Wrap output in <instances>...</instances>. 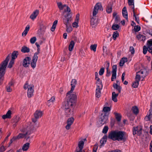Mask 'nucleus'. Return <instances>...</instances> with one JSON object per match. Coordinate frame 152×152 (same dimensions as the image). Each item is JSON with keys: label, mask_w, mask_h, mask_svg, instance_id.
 Instances as JSON below:
<instances>
[{"label": "nucleus", "mask_w": 152, "mask_h": 152, "mask_svg": "<svg viewBox=\"0 0 152 152\" xmlns=\"http://www.w3.org/2000/svg\"><path fill=\"white\" fill-rule=\"evenodd\" d=\"M55 100V97L54 96L52 97L48 101V102L49 103L52 102Z\"/></svg>", "instance_id": "58"}, {"label": "nucleus", "mask_w": 152, "mask_h": 152, "mask_svg": "<svg viewBox=\"0 0 152 152\" xmlns=\"http://www.w3.org/2000/svg\"><path fill=\"white\" fill-rule=\"evenodd\" d=\"M58 7L60 10L64 9V11L62 14V18L63 22L66 26V31L68 32H70L72 31V28L69 26V23L71 20L72 14L70 8L66 5H63L61 2L57 3Z\"/></svg>", "instance_id": "1"}, {"label": "nucleus", "mask_w": 152, "mask_h": 152, "mask_svg": "<svg viewBox=\"0 0 152 152\" xmlns=\"http://www.w3.org/2000/svg\"><path fill=\"white\" fill-rule=\"evenodd\" d=\"M6 150L5 147L3 145L0 147V152H4Z\"/></svg>", "instance_id": "52"}, {"label": "nucleus", "mask_w": 152, "mask_h": 152, "mask_svg": "<svg viewBox=\"0 0 152 152\" xmlns=\"http://www.w3.org/2000/svg\"><path fill=\"white\" fill-rule=\"evenodd\" d=\"M119 28V26L118 24H113L112 26V29L115 30H118Z\"/></svg>", "instance_id": "39"}, {"label": "nucleus", "mask_w": 152, "mask_h": 152, "mask_svg": "<svg viewBox=\"0 0 152 152\" xmlns=\"http://www.w3.org/2000/svg\"><path fill=\"white\" fill-rule=\"evenodd\" d=\"M104 68H102L100 69L99 72V74L100 75H102L104 74Z\"/></svg>", "instance_id": "51"}, {"label": "nucleus", "mask_w": 152, "mask_h": 152, "mask_svg": "<svg viewBox=\"0 0 152 152\" xmlns=\"http://www.w3.org/2000/svg\"><path fill=\"white\" fill-rule=\"evenodd\" d=\"M18 54V51H13L11 55V59L15 60V59L17 58Z\"/></svg>", "instance_id": "23"}, {"label": "nucleus", "mask_w": 152, "mask_h": 152, "mask_svg": "<svg viewBox=\"0 0 152 152\" xmlns=\"http://www.w3.org/2000/svg\"><path fill=\"white\" fill-rule=\"evenodd\" d=\"M132 110L134 113L137 114L138 113L139 111L137 107L136 106H134L132 107Z\"/></svg>", "instance_id": "34"}, {"label": "nucleus", "mask_w": 152, "mask_h": 152, "mask_svg": "<svg viewBox=\"0 0 152 152\" xmlns=\"http://www.w3.org/2000/svg\"><path fill=\"white\" fill-rule=\"evenodd\" d=\"M108 127L107 126H105L103 129L102 132L104 134L106 133L108 131Z\"/></svg>", "instance_id": "48"}, {"label": "nucleus", "mask_w": 152, "mask_h": 152, "mask_svg": "<svg viewBox=\"0 0 152 152\" xmlns=\"http://www.w3.org/2000/svg\"><path fill=\"white\" fill-rule=\"evenodd\" d=\"M34 86L32 84L28 85V83L27 82L24 85L23 88L25 89H28L27 95L28 98H30L33 96L34 91Z\"/></svg>", "instance_id": "6"}, {"label": "nucleus", "mask_w": 152, "mask_h": 152, "mask_svg": "<svg viewBox=\"0 0 152 152\" xmlns=\"http://www.w3.org/2000/svg\"><path fill=\"white\" fill-rule=\"evenodd\" d=\"M119 35L117 31H114L113 35V38L114 40H115L117 37Z\"/></svg>", "instance_id": "37"}, {"label": "nucleus", "mask_w": 152, "mask_h": 152, "mask_svg": "<svg viewBox=\"0 0 152 152\" xmlns=\"http://www.w3.org/2000/svg\"><path fill=\"white\" fill-rule=\"evenodd\" d=\"M38 56L36 55H34L31 61V66L34 69L36 66V62L38 59Z\"/></svg>", "instance_id": "13"}, {"label": "nucleus", "mask_w": 152, "mask_h": 152, "mask_svg": "<svg viewBox=\"0 0 152 152\" xmlns=\"http://www.w3.org/2000/svg\"><path fill=\"white\" fill-rule=\"evenodd\" d=\"M102 88V86L97 85L96 89V97L99 98L100 96L101 90Z\"/></svg>", "instance_id": "15"}, {"label": "nucleus", "mask_w": 152, "mask_h": 152, "mask_svg": "<svg viewBox=\"0 0 152 152\" xmlns=\"http://www.w3.org/2000/svg\"><path fill=\"white\" fill-rule=\"evenodd\" d=\"M128 135L125 132L117 130L112 131L109 133L108 138L113 141H126Z\"/></svg>", "instance_id": "2"}, {"label": "nucleus", "mask_w": 152, "mask_h": 152, "mask_svg": "<svg viewBox=\"0 0 152 152\" xmlns=\"http://www.w3.org/2000/svg\"><path fill=\"white\" fill-rule=\"evenodd\" d=\"M148 72L147 69L145 68L141 69L136 73V77L140 79L141 78L144 79L148 75Z\"/></svg>", "instance_id": "7"}, {"label": "nucleus", "mask_w": 152, "mask_h": 152, "mask_svg": "<svg viewBox=\"0 0 152 152\" xmlns=\"http://www.w3.org/2000/svg\"><path fill=\"white\" fill-rule=\"evenodd\" d=\"M129 50L131 52L132 54H134V48L132 47L131 46L129 48Z\"/></svg>", "instance_id": "54"}, {"label": "nucleus", "mask_w": 152, "mask_h": 152, "mask_svg": "<svg viewBox=\"0 0 152 152\" xmlns=\"http://www.w3.org/2000/svg\"><path fill=\"white\" fill-rule=\"evenodd\" d=\"M77 83V80L75 79L72 80L71 82V91H73L74 89L75 85Z\"/></svg>", "instance_id": "20"}, {"label": "nucleus", "mask_w": 152, "mask_h": 152, "mask_svg": "<svg viewBox=\"0 0 152 152\" xmlns=\"http://www.w3.org/2000/svg\"><path fill=\"white\" fill-rule=\"evenodd\" d=\"M78 22L77 21L75 22L72 24V26L73 27L77 28L78 26Z\"/></svg>", "instance_id": "57"}, {"label": "nucleus", "mask_w": 152, "mask_h": 152, "mask_svg": "<svg viewBox=\"0 0 152 152\" xmlns=\"http://www.w3.org/2000/svg\"><path fill=\"white\" fill-rule=\"evenodd\" d=\"M142 129L140 127H134L133 128V134L134 135L137 134L138 135H140L142 134Z\"/></svg>", "instance_id": "11"}, {"label": "nucleus", "mask_w": 152, "mask_h": 152, "mask_svg": "<svg viewBox=\"0 0 152 152\" xmlns=\"http://www.w3.org/2000/svg\"><path fill=\"white\" fill-rule=\"evenodd\" d=\"M42 114L43 113L42 111L38 110H36L34 113L35 118L32 119V121L34 123L36 122L37 121V119L41 118Z\"/></svg>", "instance_id": "10"}, {"label": "nucleus", "mask_w": 152, "mask_h": 152, "mask_svg": "<svg viewBox=\"0 0 152 152\" xmlns=\"http://www.w3.org/2000/svg\"><path fill=\"white\" fill-rule=\"evenodd\" d=\"M135 81L134 82L132 85V86L134 88H137L139 85V82L140 79L137 78L135 76Z\"/></svg>", "instance_id": "17"}, {"label": "nucleus", "mask_w": 152, "mask_h": 152, "mask_svg": "<svg viewBox=\"0 0 152 152\" xmlns=\"http://www.w3.org/2000/svg\"><path fill=\"white\" fill-rule=\"evenodd\" d=\"M120 18L118 16H116L115 17V21L116 23H118L119 21Z\"/></svg>", "instance_id": "59"}, {"label": "nucleus", "mask_w": 152, "mask_h": 152, "mask_svg": "<svg viewBox=\"0 0 152 152\" xmlns=\"http://www.w3.org/2000/svg\"><path fill=\"white\" fill-rule=\"evenodd\" d=\"M136 37L138 40L140 41H144L146 39L145 36L141 34H138L137 36Z\"/></svg>", "instance_id": "22"}, {"label": "nucleus", "mask_w": 152, "mask_h": 152, "mask_svg": "<svg viewBox=\"0 0 152 152\" xmlns=\"http://www.w3.org/2000/svg\"><path fill=\"white\" fill-rule=\"evenodd\" d=\"M112 10V6L111 4H109L107 7L106 11L108 13L111 12Z\"/></svg>", "instance_id": "31"}, {"label": "nucleus", "mask_w": 152, "mask_h": 152, "mask_svg": "<svg viewBox=\"0 0 152 152\" xmlns=\"http://www.w3.org/2000/svg\"><path fill=\"white\" fill-rule=\"evenodd\" d=\"M106 142V140H103V139H101L100 141V143H101V147Z\"/></svg>", "instance_id": "55"}, {"label": "nucleus", "mask_w": 152, "mask_h": 152, "mask_svg": "<svg viewBox=\"0 0 152 152\" xmlns=\"http://www.w3.org/2000/svg\"><path fill=\"white\" fill-rule=\"evenodd\" d=\"M122 13L123 17L127 20L128 19V13L126 7H124L122 9Z\"/></svg>", "instance_id": "18"}, {"label": "nucleus", "mask_w": 152, "mask_h": 152, "mask_svg": "<svg viewBox=\"0 0 152 152\" xmlns=\"http://www.w3.org/2000/svg\"><path fill=\"white\" fill-rule=\"evenodd\" d=\"M84 144V142L83 141H80L78 143V148L81 149H83V146Z\"/></svg>", "instance_id": "35"}, {"label": "nucleus", "mask_w": 152, "mask_h": 152, "mask_svg": "<svg viewBox=\"0 0 152 152\" xmlns=\"http://www.w3.org/2000/svg\"><path fill=\"white\" fill-rule=\"evenodd\" d=\"M19 117H16L14 119V121L15 122V123H17L18 121H19Z\"/></svg>", "instance_id": "61"}, {"label": "nucleus", "mask_w": 152, "mask_h": 152, "mask_svg": "<svg viewBox=\"0 0 152 152\" xmlns=\"http://www.w3.org/2000/svg\"><path fill=\"white\" fill-rule=\"evenodd\" d=\"M46 26H44L43 25H42L41 26V28L40 29L44 30L45 31V30L46 29Z\"/></svg>", "instance_id": "62"}, {"label": "nucleus", "mask_w": 152, "mask_h": 152, "mask_svg": "<svg viewBox=\"0 0 152 152\" xmlns=\"http://www.w3.org/2000/svg\"><path fill=\"white\" fill-rule=\"evenodd\" d=\"M21 51L24 53H28L29 52L30 50L29 48L24 46L22 47Z\"/></svg>", "instance_id": "27"}, {"label": "nucleus", "mask_w": 152, "mask_h": 152, "mask_svg": "<svg viewBox=\"0 0 152 152\" xmlns=\"http://www.w3.org/2000/svg\"><path fill=\"white\" fill-rule=\"evenodd\" d=\"M72 92L73 91H70L67 93L66 96L67 100L65 103L75 106V103L76 102L77 95L75 93H72Z\"/></svg>", "instance_id": "5"}, {"label": "nucleus", "mask_w": 152, "mask_h": 152, "mask_svg": "<svg viewBox=\"0 0 152 152\" xmlns=\"http://www.w3.org/2000/svg\"><path fill=\"white\" fill-rule=\"evenodd\" d=\"M147 51H148V47H147L145 46H144L143 47V53L144 54H145L147 52Z\"/></svg>", "instance_id": "41"}, {"label": "nucleus", "mask_w": 152, "mask_h": 152, "mask_svg": "<svg viewBox=\"0 0 152 152\" xmlns=\"http://www.w3.org/2000/svg\"><path fill=\"white\" fill-rule=\"evenodd\" d=\"M57 23L58 21L57 20H56L54 22L52 27L51 28V30L52 31H54Z\"/></svg>", "instance_id": "30"}, {"label": "nucleus", "mask_w": 152, "mask_h": 152, "mask_svg": "<svg viewBox=\"0 0 152 152\" xmlns=\"http://www.w3.org/2000/svg\"><path fill=\"white\" fill-rule=\"evenodd\" d=\"M97 7L96 8V9H97L98 10H99L101 11H102L103 10V8L102 7V6L101 3H97L95 5V6H96L97 5Z\"/></svg>", "instance_id": "32"}, {"label": "nucleus", "mask_w": 152, "mask_h": 152, "mask_svg": "<svg viewBox=\"0 0 152 152\" xmlns=\"http://www.w3.org/2000/svg\"><path fill=\"white\" fill-rule=\"evenodd\" d=\"M29 143L28 142L24 144L22 146V150L23 151H27L29 147Z\"/></svg>", "instance_id": "25"}, {"label": "nucleus", "mask_w": 152, "mask_h": 152, "mask_svg": "<svg viewBox=\"0 0 152 152\" xmlns=\"http://www.w3.org/2000/svg\"><path fill=\"white\" fill-rule=\"evenodd\" d=\"M39 13V11L38 10H36L34 11L31 14L30 16V18L33 20H34Z\"/></svg>", "instance_id": "19"}, {"label": "nucleus", "mask_w": 152, "mask_h": 152, "mask_svg": "<svg viewBox=\"0 0 152 152\" xmlns=\"http://www.w3.org/2000/svg\"><path fill=\"white\" fill-rule=\"evenodd\" d=\"M7 91L8 92H10L12 91V88H11V87L8 86H7L6 87Z\"/></svg>", "instance_id": "56"}, {"label": "nucleus", "mask_w": 152, "mask_h": 152, "mask_svg": "<svg viewBox=\"0 0 152 152\" xmlns=\"http://www.w3.org/2000/svg\"><path fill=\"white\" fill-rule=\"evenodd\" d=\"M128 4L129 5H133V7L134 6V0H128Z\"/></svg>", "instance_id": "53"}, {"label": "nucleus", "mask_w": 152, "mask_h": 152, "mask_svg": "<svg viewBox=\"0 0 152 152\" xmlns=\"http://www.w3.org/2000/svg\"><path fill=\"white\" fill-rule=\"evenodd\" d=\"M127 60L126 58H122L119 63L120 66H123L125 62L127 61Z\"/></svg>", "instance_id": "29"}, {"label": "nucleus", "mask_w": 152, "mask_h": 152, "mask_svg": "<svg viewBox=\"0 0 152 152\" xmlns=\"http://www.w3.org/2000/svg\"><path fill=\"white\" fill-rule=\"evenodd\" d=\"M117 70V66L116 65H115L113 66L112 67V73L116 74V71Z\"/></svg>", "instance_id": "36"}, {"label": "nucleus", "mask_w": 152, "mask_h": 152, "mask_svg": "<svg viewBox=\"0 0 152 152\" xmlns=\"http://www.w3.org/2000/svg\"><path fill=\"white\" fill-rule=\"evenodd\" d=\"M98 75L97 72H96L95 73V79L97 81H99V78L98 77Z\"/></svg>", "instance_id": "60"}, {"label": "nucleus", "mask_w": 152, "mask_h": 152, "mask_svg": "<svg viewBox=\"0 0 152 152\" xmlns=\"http://www.w3.org/2000/svg\"><path fill=\"white\" fill-rule=\"evenodd\" d=\"M65 114L67 115H72L75 106L71 105L67 103H65Z\"/></svg>", "instance_id": "8"}, {"label": "nucleus", "mask_w": 152, "mask_h": 152, "mask_svg": "<svg viewBox=\"0 0 152 152\" xmlns=\"http://www.w3.org/2000/svg\"><path fill=\"white\" fill-rule=\"evenodd\" d=\"M97 5L96 6H95L94 7V10L93 12V16L94 17H95L96 14L98 13L99 10L96 9Z\"/></svg>", "instance_id": "38"}, {"label": "nucleus", "mask_w": 152, "mask_h": 152, "mask_svg": "<svg viewBox=\"0 0 152 152\" xmlns=\"http://www.w3.org/2000/svg\"><path fill=\"white\" fill-rule=\"evenodd\" d=\"M31 59L30 57H26L23 60L22 64L23 66L25 67L28 66L30 64Z\"/></svg>", "instance_id": "12"}, {"label": "nucleus", "mask_w": 152, "mask_h": 152, "mask_svg": "<svg viewBox=\"0 0 152 152\" xmlns=\"http://www.w3.org/2000/svg\"><path fill=\"white\" fill-rule=\"evenodd\" d=\"M108 119V114H107L106 113H102L99 118V121L102 124H103L105 123Z\"/></svg>", "instance_id": "9"}, {"label": "nucleus", "mask_w": 152, "mask_h": 152, "mask_svg": "<svg viewBox=\"0 0 152 152\" xmlns=\"http://www.w3.org/2000/svg\"><path fill=\"white\" fill-rule=\"evenodd\" d=\"M10 54L8 55L5 59L2 62L0 65V85L2 84V81L4 80L5 69L9 59L10 58Z\"/></svg>", "instance_id": "3"}, {"label": "nucleus", "mask_w": 152, "mask_h": 152, "mask_svg": "<svg viewBox=\"0 0 152 152\" xmlns=\"http://www.w3.org/2000/svg\"><path fill=\"white\" fill-rule=\"evenodd\" d=\"M116 77V74L112 73V76L111 77V80L112 81H113L115 80Z\"/></svg>", "instance_id": "50"}, {"label": "nucleus", "mask_w": 152, "mask_h": 152, "mask_svg": "<svg viewBox=\"0 0 152 152\" xmlns=\"http://www.w3.org/2000/svg\"><path fill=\"white\" fill-rule=\"evenodd\" d=\"M36 40V37H34L31 38L30 39V42L31 44H33L35 43Z\"/></svg>", "instance_id": "44"}, {"label": "nucleus", "mask_w": 152, "mask_h": 152, "mask_svg": "<svg viewBox=\"0 0 152 152\" xmlns=\"http://www.w3.org/2000/svg\"><path fill=\"white\" fill-rule=\"evenodd\" d=\"M45 31L44 30L39 29L38 31V34L40 37H42L44 34Z\"/></svg>", "instance_id": "33"}, {"label": "nucleus", "mask_w": 152, "mask_h": 152, "mask_svg": "<svg viewBox=\"0 0 152 152\" xmlns=\"http://www.w3.org/2000/svg\"><path fill=\"white\" fill-rule=\"evenodd\" d=\"M110 107H104L103 109V111L104 112V113H107V112L110 111ZM107 114H108L107 113Z\"/></svg>", "instance_id": "40"}, {"label": "nucleus", "mask_w": 152, "mask_h": 152, "mask_svg": "<svg viewBox=\"0 0 152 152\" xmlns=\"http://www.w3.org/2000/svg\"><path fill=\"white\" fill-rule=\"evenodd\" d=\"M29 29L30 26L29 25H27L26 27L25 30L22 33V35L23 36H25L27 34L28 31L29 30Z\"/></svg>", "instance_id": "24"}, {"label": "nucleus", "mask_w": 152, "mask_h": 152, "mask_svg": "<svg viewBox=\"0 0 152 152\" xmlns=\"http://www.w3.org/2000/svg\"><path fill=\"white\" fill-rule=\"evenodd\" d=\"M38 127V126H37L35 127L32 125L28 126L26 128V133H20L17 136L15 137L16 139H19L24 137L27 140L28 139L30 138L29 136L30 134L33 132L35 129Z\"/></svg>", "instance_id": "4"}, {"label": "nucleus", "mask_w": 152, "mask_h": 152, "mask_svg": "<svg viewBox=\"0 0 152 152\" xmlns=\"http://www.w3.org/2000/svg\"><path fill=\"white\" fill-rule=\"evenodd\" d=\"M150 150L151 152H152V141H151L150 144Z\"/></svg>", "instance_id": "64"}, {"label": "nucleus", "mask_w": 152, "mask_h": 152, "mask_svg": "<svg viewBox=\"0 0 152 152\" xmlns=\"http://www.w3.org/2000/svg\"><path fill=\"white\" fill-rule=\"evenodd\" d=\"M147 44L148 47H152V39L148 40L147 42Z\"/></svg>", "instance_id": "46"}, {"label": "nucleus", "mask_w": 152, "mask_h": 152, "mask_svg": "<svg viewBox=\"0 0 152 152\" xmlns=\"http://www.w3.org/2000/svg\"><path fill=\"white\" fill-rule=\"evenodd\" d=\"M75 44V43L74 41H71L69 47V51H71L72 50L74 47Z\"/></svg>", "instance_id": "28"}, {"label": "nucleus", "mask_w": 152, "mask_h": 152, "mask_svg": "<svg viewBox=\"0 0 152 152\" xmlns=\"http://www.w3.org/2000/svg\"><path fill=\"white\" fill-rule=\"evenodd\" d=\"M74 119L73 117L69 118L67 122V125L66 126V128L67 130L70 129L71 125L72 124L74 121Z\"/></svg>", "instance_id": "14"}, {"label": "nucleus", "mask_w": 152, "mask_h": 152, "mask_svg": "<svg viewBox=\"0 0 152 152\" xmlns=\"http://www.w3.org/2000/svg\"><path fill=\"white\" fill-rule=\"evenodd\" d=\"M12 114V112L10 110H9L6 114V115H7V116L8 117V118H11V114Z\"/></svg>", "instance_id": "49"}, {"label": "nucleus", "mask_w": 152, "mask_h": 152, "mask_svg": "<svg viewBox=\"0 0 152 152\" xmlns=\"http://www.w3.org/2000/svg\"><path fill=\"white\" fill-rule=\"evenodd\" d=\"M96 46L97 45L96 44H94L93 45H91V49L93 50L94 52L96 51Z\"/></svg>", "instance_id": "47"}, {"label": "nucleus", "mask_w": 152, "mask_h": 152, "mask_svg": "<svg viewBox=\"0 0 152 152\" xmlns=\"http://www.w3.org/2000/svg\"><path fill=\"white\" fill-rule=\"evenodd\" d=\"M141 29L140 27L139 26H137L134 27V31L135 32H138L140 31Z\"/></svg>", "instance_id": "45"}, {"label": "nucleus", "mask_w": 152, "mask_h": 152, "mask_svg": "<svg viewBox=\"0 0 152 152\" xmlns=\"http://www.w3.org/2000/svg\"><path fill=\"white\" fill-rule=\"evenodd\" d=\"M14 60L11 59L10 62L9 63V65L8 66V67L11 68L12 66V65L14 64Z\"/></svg>", "instance_id": "43"}, {"label": "nucleus", "mask_w": 152, "mask_h": 152, "mask_svg": "<svg viewBox=\"0 0 152 152\" xmlns=\"http://www.w3.org/2000/svg\"><path fill=\"white\" fill-rule=\"evenodd\" d=\"M115 115L117 120L118 121H120L121 120V115L117 113H115Z\"/></svg>", "instance_id": "42"}, {"label": "nucleus", "mask_w": 152, "mask_h": 152, "mask_svg": "<svg viewBox=\"0 0 152 152\" xmlns=\"http://www.w3.org/2000/svg\"><path fill=\"white\" fill-rule=\"evenodd\" d=\"M97 23V20L96 18H93L91 19V23L92 27H95Z\"/></svg>", "instance_id": "21"}, {"label": "nucleus", "mask_w": 152, "mask_h": 152, "mask_svg": "<svg viewBox=\"0 0 152 152\" xmlns=\"http://www.w3.org/2000/svg\"><path fill=\"white\" fill-rule=\"evenodd\" d=\"M152 116V108H150L149 111V114H148L145 117V119L146 121L150 120Z\"/></svg>", "instance_id": "16"}, {"label": "nucleus", "mask_w": 152, "mask_h": 152, "mask_svg": "<svg viewBox=\"0 0 152 152\" xmlns=\"http://www.w3.org/2000/svg\"><path fill=\"white\" fill-rule=\"evenodd\" d=\"M118 95V94H116L115 92H113L112 93V99L115 102L117 101V97Z\"/></svg>", "instance_id": "26"}, {"label": "nucleus", "mask_w": 152, "mask_h": 152, "mask_svg": "<svg viewBox=\"0 0 152 152\" xmlns=\"http://www.w3.org/2000/svg\"><path fill=\"white\" fill-rule=\"evenodd\" d=\"M98 147L96 145H95L93 148V152H96Z\"/></svg>", "instance_id": "63"}]
</instances>
